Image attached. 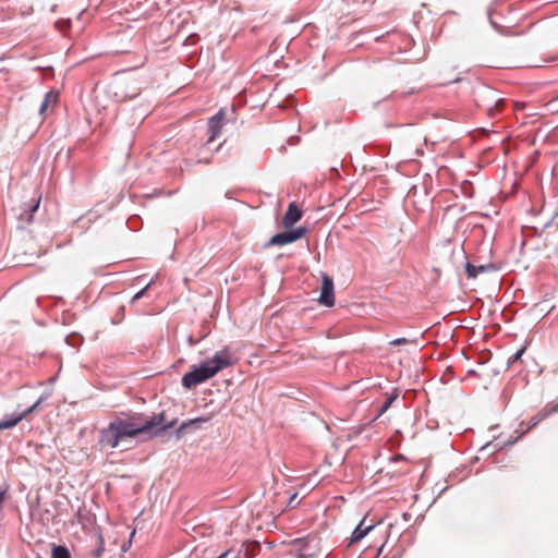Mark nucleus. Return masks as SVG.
I'll return each mask as SVG.
<instances>
[{
  "instance_id": "nucleus-3",
  "label": "nucleus",
  "mask_w": 558,
  "mask_h": 558,
  "mask_svg": "<svg viewBox=\"0 0 558 558\" xmlns=\"http://www.w3.org/2000/svg\"><path fill=\"white\" fill-rule=\"evenodd\" d=\"M301 218L302 210L299 208L295 202L290 203L282 219V223L286 230L274 234L264 245V247L282 246L303 238L306 232L305 227L300 226L298 228H292Z\"/></svg>"
},
{
  "instance_id": "nucleus-8",
  "label": "nucleus",
  "mask_w": 558,
  "mask_h": 558,
  "mask_svg": "<svg viewBox=\"0 0 558 558\" xmlns=\"http://www.w3.org/2000/svg\"><path fill=\"white\" fill-rule=\"evenodd\" d=\"M293 547L298 558H312L314 557V547L312 539L298 538L293 542Z\"/></svg>"
},
{
  "instance_id": "nucleus-22",
  "label": "nucleus",
  "mask_w": 558,
  "mask_h": 558,
  "mask_svg": "<svg viewBox=\"0 0 558 558\" xmlns=\"http://www.w3.org/2000/svg\"><path fill=\"white\" fill-rule=\"evenodd\" d=\"M137 95H138V93H134L133 95H126L124 93L119 94L118 92L114 93V97H116L117 101H124L128 98L132 99V98L136 97Z\"/></svg>"
},
{
  "instance_id": "nucleus-28",
  "label": "nucleus",
  "mask_w": 558,
  "mask_h": 558,
  "mask_svg": "<svg viewBox=\"0 0 558 558\" xmlns=\"http://www.w3.org/2000/svg\"><path fill=\"white\" fill-rule=\"evenodd\" d=\"M489 21H490L492 26H493L496 31H499V25L495 23V21L493 20L492 15H489Z\"/></svg>"
},
{
  "instance_id": "nucleus-11",
  "label": "nucleus",
  "mask_w": 558,
  "mask_h": 558,
  "mask_svg": "<svg viewBox=\"0 0 558 558\" xmlns=\"http://www.w3.org/2000/svg\"><path fill=\"white\" fill-rule=\"evenodd\" d=\"M496 270H497V267L493 263H488V264H484V265H480V266H475L470 262H468L465 264V272H466L468 278H470V279L476 278L480 274L490 272V271H496Z\"/></svg>"
},
{
  "instance_id": "nucleus-1",
  "label": "nucleus",
  "mask_w": 558,
  "mask_h": 558,
  "mask_svg": "<svg viewBox=\"0 0 558 558\" xmlns=\"http://www.w3.org/2000/svg\"><path fill=\"white\" fill-rule=\"evenodd\" d=\"M177 423V420L166 422L163 411L145 416L143 413H133L129 418L117 417L107 427L98 433V444L101 447L116 449L124 439L135 438L138 435H148L150 438L163 436Z\"/></svg>"
},
{
  "instance_id": "nucleus-2",
  "label": "nucleus",
  "mask_w": 558,
  "mask_h": 558,
  "mask_svg": "<svg viewBox=\"0 0 558 558\" xmlns=\"http://www.w3.org/2000/svg\"><path fill=\"white\" fill-rule=\"evenodd\" d=\"M231 365H233L232 355L230 351L225 348L216 352L213 357L206 359L197 365H193L191 369L183 375L181 379L182 387L189 390L193 389Z\"/></svg>"
},
{
  "instance_id": "nucleus-13",
  "label": "nucleus",
  "mask_w": 558,
  "mask_h": 558,
  "mask_svg": "<svg viewBox=\"0 0 558 558\" xmlns=\"http://www.w3.org/2000/svg\"><path fill=\"white\" fill-rule=\"evenodd\" d=\"M208 421H209V417H204V416H199V417H195V418H192V420L184 421L175 429V432H174L175 437L177 438H181L186 433L187 428H190L192 426H198V424L205 423V422H208Z\"/></svg>"
},
{
  "instance_id": "nucleus-18",
  "label": "nucleus",
  "mask_w": 558,
  "mask_h": 558,
  "mask_svg": "<svg viewBox=\"0 0 558 558\" xmlns=\"http://www.w3.org/2000/svg\"><path fill=\"white\" fill-rule=\"evenodd\" d=\"M98 546L92 551L94 558H100L105 550L104 538L101 535H98Z\"/></svg>"
},
{
  "instance_id": "nucleus-6",
  "label": "nucleus",
  "mask_w": 558,
  "mask_h": 558,
  "mask_svg": "<svg viewBox=\"0 0 558 558\" xmlns=\"http://www.w3.org/2000/svg\"><path fill=\"white\" fill-rule=\"evenodd\" d=\"M47 399V396H41L34 404L24 410L19 414L11 415L0 421V430L10 429L16 426L22 420H24L28 414L33 413L38 409V407Z\"/></svg>"
},
{
  "instance_id": "nucleus-30",
  "label": "nucleus",
  "mask_w": 558,
  "mask_h": 558,
  "mask_svg": "<svg viewBox=\"0 0 558 558\" xmlns=\"http://www.w3.org/2000/svg\"><path fill=\"white\" fill-rule=\"evenodd\" d=\"M460 78L459 77H456L454 80H452L451 82H459Z\"/></svg>"
},
{
  "instance_id": "nucleus-17",
  "label": "nucleus",
  "mask_w": 558,
  "mask_h": 558,
  "mask_svg": "<svg viewBox=\"0 0 558 558\" xmlns=\"http://www.w3.org/2000/svg\"><path fill=\"white\" fill-rule=\"evenodd\" d=\"M65 342H66V344L75 348V347H78L82 344L83 337L80 333L73 332L65 337Z\"/></svg>"
},
{
  "instance_id": "nucleus-19",
  "label": "nucleus",
  "mask_w": 558,
  "mask_h": 558,
  "mask_svg": "<svg viewBox=\"0 0 558 558\" xmlns=\"http://www.w3.org/2000/svg\"><path fill=\"white\" fill-rule=\"evenodd\" d=\"M524 351H525V348H524V347H522V348H521V349H519L515 353H513V354L509 357L507 365H508V366H511V365H513L515 362H518V361L521 359V356L523 355Z\"/></svg>"
},
{
  "instance_id": "nucleus-20",
  "label": "nucleus",
  "mask_w": 558,
  "mask_h": 558,
  "mask_svg": "<svg viewBox=\"0 0 558 558\" xmlns=\"http://www.w3.org/2000/svg\"><path fill=\"white\" fill-rule=\"evenodd\" d=\"M141 223V218L138 216H132L128 219L126 225L131 230H136Z\"/></svg>"
},
{
  "instance_id": "nucleus-15",
  "label": "nucleus",
  "mask_w": 558,
  "mask_h": 558,
  "mask_svg": "<svg viewBox=\"0 0 558 558\" xmlns=\"http://www.w3.org/2000/svg\"><path fill=\"white\" fill-rule=\"evenodd\" d=\"M51 558H71V553L64 545H53L51 549Z\"/></svg>"
},
{
  "instance_id": "nucleus-4",
  "label": "nucleus",
  "mask_w": 558,
  "mask_h": 558,
  "mask_svg": "<svg viewBox=\"0 0 558 558\" xmlns=\"http://www.w3.org/2000/svg\"><path fill=\"white\" fill-rule=\"evenodd\" d=\"M475 101L478 107L486 110L490 119L497 118L506 105V99L499 97L498 92L487 85H482L475 90Z\"/></svg>"
},
{
  "instance_id": "nucleus-25",
  "label": "nucleus",
  "mask_w": 558,
  "mask_h": 558,
  "mask_svg": "<svg viewBox=\"0 0 558 558\" xmlns=\"http://www.w3.org/2000/svg\"><path fill=\"white\" fill-rule=\"evenodd\" d=\"M8 487L0 486V508L2 507V504L7 497Z\"/></svg>"
},
{
  "instance_id": "nucleus-24",
  "label": "nucleus",
  "mask_w": 558,
  "mask_h": 558,
  "mask_svg": "<svg viewBox=\"0 0 558 558\" xmlns=\"http://www.w3.org/2000/svg\"><path fill=\"white\" fill-rule=\"evenodd\" d=\"M409 342H410V340L407 338H396L392 341H390V345L397 347V345L405 344Z\"/></svg>"
},
{
  "instance_id": "nucleus-10",
  "label": "nucleus",
  "mask_w": 558,
  "mask_h": 558,
  "mask_svg": "<svg viewBox=\"0 0 558 558\" xmlns=\"http://www.w3.org/2000/svg\"><path fill=\"white\" fill-rule=\"evenodd\" d=\"M40 201L41 198L39 196L37 198H33L29 202L23 203L21 206L22 211L20 214V219L26 223H31L33 221L34 213H36L39 208Z\"/></svg>"
},
{
  "instance_id": "nucleus-12",
  "label": "nucleus",
  "mask_w": 558,
  "mask_h": 558,
  "mask_svg": "<svg viewBox=\"0 0 558 558\" xmlns=\"http://www.w3.org/2000/svg\"><path fill=\"white\" fill-rule=\"evenodd\" d=\"M374 529V524H365V519H363L357 526L353 530L350 541L351 543H356L362 541L372 530Z\"/></svg>"
},
{
  "instance_id": "nucleus-34",
  "label": "nucleus",
  "mask_w": 558,
  "mask_h": 558,
  "mask_svg": "<svg viewBox=\"0 0 558 558\" xmlns=\"http://www.w3.org/2000/svg\"><path fill=\"white\" fill-rule=\"evenodd\" d=\"M557 228H558V221H557Z\"/></svg>"
},
{
  "instance_id": "nucleus-29",
  "label": "nucleus",
  "mask_w": 558,
  "mask_h": 558,
  "mask_svg": "<svg viewBox=\"0 0 558 558\" xmlns=\"http://www.w3.org/2000/svg\"><path fill=\"white\" fill-rule=\"evenodd\" d=\"M330 171H331V172H336V173L338 174V170H337V168H336V167H331V168H330Z\"/></svg>"
},
{
  "instance_id": "nucleus-5",
  "label": "nucleus",
  "mask_w": 558,
  "mask_h": 558,
  "mask_svg": "<svg viewBox=\"0 0 558 558\" xmlns=\"http://www.w3.org/2000/svg\"><path fill=\"white\" fill-rule=\"evenodd\" d=\"M322 287L319 296L316 302L325 307H332L335 305V283L331 277L326 272H320Z\"/></svg>"
},
{
  "instance_id": "nucleus-14",
  "label": "nucleus",
  "mask_w": 558,
  "mask_h": 558,
  "mask_svg": "<svg viewBox=\"0 0 558 558\" xmlns=\"http://www.w3.org/2000/svg\"><path fill=\"white\" fill-rule=\"evenodd\" d=\"M58 96H59V93H58V92H56V90H52V89H51V90L47 92V93L45 94V97H44V99H43L41 104H40V107H39V113H40V114H44V113L47 111L48 106H49L50 104H56V102H57V100H58Z\"/></svg>"
},
{
  "instance_id": "nucleus-9",
  "label": "nucleus",
  "mask_w": 558,
  "mask_h": 558,
  "mask_svg": "<svg viewBox=\"0 0 558 558\" xmlns=\"http://www.w3.org/2000/svg\"><path fill=\"white\" fill-rule=\"evenodd\" d=\"M548 416V413H545L544 412H541L534 416L531 417L530 420V423L525 426L524 422H521L520 424V427L522 429V433L521 435H519L518 437L513 438V439H509L508 441L504 442L501 446H499L498 448H502V447H507V446H511L513 444L517 442V440L525 433H527L531 428L535 427L538 423H541L543 420H545L546 417Z\"/></svg>"
},
{
  "instance_id": "nucleus-16",
  "label": "nucleus",
  "mask_w": 558,
  "mask_h": 558,
  "mask_svg": "<svg viewBox=\"0 0 558 558\" xmlns=\"http://www.w3.org/2000/svg\"><path fill=\"white\" fill-rule=\"evenodd\" d=\"M398 398V392L397 390H395L391 395H389L387 397V399L385 400V402L380 405L379 410H378V413H377V416L376 417H379L381 416L385 412L388 411V409L392 405V403L397 400Z\"/></svg>"
},
{
  "instance_id": "nucleus-33",
  "label": "nucleus",
  "mask_w": 558,
  "mask_h": 558,
  "mask_svg": "<svg viewBox=\"0 0 558 558\" xmlns=\"http://www.w3.org/2000/svg\"><path fill=\"white\" fill-rule=\"evenodd\" d=\"M556 216H558V211L556 213Z\"/></svg>"
},
{
  "instance_id": "nucleus-7",
  "label": "nucleus",
  "mask_w": 558,
  "mask_h": 558,
  "mask_svg": "<svg viewBox=\"0 0 558 558\" xmlns=\"http://www.w3.org/2000/svg\"><path fill=\"white\" fill-rule=\"evenodd\" d=\"M225 118V112L222 109H220L217 113H215L210 119L208 120V132L209 136L206 142V145L209 147L210 144L217 138V136L221 133L222 128V120Z\"/></svg>"
},
{
  "instance_id": "nucleus-32",
  "label": "nucleus",
  "mask_w": 558,
  "mask_h": 558,
  "mask_svg": "<svg viewBox=\"0 0 558 558\" xmlns=\"http://www.w3.org/2000/svg\"><path fill=\"white\" fill-rule=\"evenodd\" d=\"M328 553H329V551H328V548H326V549L324 550V554L327 556V555H328Z\"/></svg>"
},
{
  "instance_id": "nucleus-21",
  "label": "nucleus",
  "mask_w": 558,
  "mask_h": 558,
  "mask_svg": "<svg viewBox=\"0 0 558 558\" xmlns=\"http://www.w3.org/2000/svg\"><path fill=\"white\" fill-rule=\"evenodd\" d=\"M150 284H151V281H150L149 283H147L143 289H141L140 291H137V292L133 295V298H132V300H131V303H134V302H136L137 300L142 299V298L145 295V293H146V291L148 290V288L150 287Z\"/></svg>"
},
{
  "instance_id": "nucleus-26",
  "label": "nucleus",
  "mask_w": 558,
  "mask_h": 558,
  "mask_svg": "<svg viewBox=\"0 0 558 558\" xmlns=\"http://www.w3.org/2000/svg\"><path fill=\"white\" fill-rule=\"evenodd\" d=\"M296 499H298V494H294L293 496H291L288 505L290 507H294L295 505L299 504V500H296Z\"/></svg>"
},
{
  "instance_id": "nucleus-31",
  "label": "nucleus",
  "mask_w": 558,
  "mask_h": 558,
  "mask_svg": "<svg viewBox=\"0 0 558 558\" xmlns=\"http://www.w3.org/2000/svg\"><path fill=\"white\" fill-rule=\"evenodd\" d=\"M381 551H383V547L379 548L377 556H379Z\"/></svg>"
},
{
  "instance_id": "nucleus-23",
  "label": "nucleus",
  "mask_w": 558,
  "mask_h": 558,
  "mask_svg": "<svg viewBox=\"0 0 558 558\" xmlns=\"http://www.w3.org/2000/svg\"><path fill=\"white\" fill-rule=\"evenodd\" d=\"M462 190H463V194L468 197H472L473 196V186L470 182H464L463 185H462Z\"/></svg>"
},
{
  "instance_id": "nucleus-27",
  "label": "nucleus",
  "mask_w": 558,
  "mask_h": 558,
  "mask_svg": "<svg viewBox=\"0 0 558 558\" xmlns=\"http://www.w3.org/2000/svg\"><path fill=\"white\" fill-rule=\"evenodd\" d=\"M557 411H558V403L553 405L550 409L545 410V413H548V415H550L551 413H555Z\"/></svg>"
}]
</instances>
